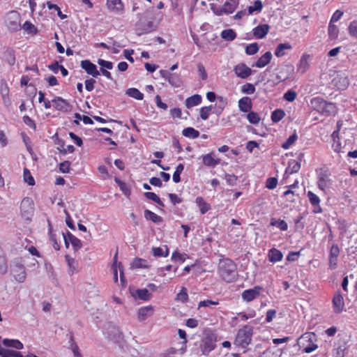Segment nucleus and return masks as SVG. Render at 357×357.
Returning <instances> with one entry per match:
<instances>
[{
	"mask_svg": "<svg viewBox=\"0 0 357 357\" xmlns=\"http://www.w3.org/2000/svg\"><path fill=\"white\" fill-rule=\"evenodd\" d=\"M217 99L218 102L215 105L224 110L225 107L227 105V98L222 96H218Z\"/></svg>",
	"mask_w": 357,
	"mask_h": 357,
	"instance_id": "nucleus-64",
	"label": "nucleus"
},
{
	"mask_svg": "<svg viewBox=\"0 0 357 357\" xmlns=\"http://www.w3.org/2000/svg\"><path fill=\"white\" fill-rule=\"evenodd\" d=\"M237 6H238V2L235 0H231L229 1H226L223 6L224 13H226V14L232 13L236 10Z\"/></svg>",
	"mask_w": 357,
	"mask_h": 357,
	"instance_id": "nucleus-32",
	"label": "nucleus"
},
{
	"mask_svg": "<svg viewBox=\"0 0 357 357\" xmlns=\"http://www.w3.org/2000/svg\"><path fill=\"white\" fill-rule=\"evenodd\" d=\"M221 37L227 41H232L236 38V32L231 29H225L221 33Z\"/></svg>",
	"mask_w": 357,
	"mask_h": 357,
	"instance_id": "nucleus-35",
	"label": "nucleus"
},
{
	"mask_svg": "<svg viewBox=\"0 0 357 357\" xmlns=\"http://www.w3.org/2000/svg\"><path fill=\"white\" fill-rule=\"evenodd\" d=\"M263 8L262 3L260 0H256L254 2V6H250L248 8V14L251 15L253 12H260Z\"/></svg>",
	"mask_w": 357,
	"mask_h": 357,
	"instance_id": "nucleus-48",
	"label": "nucleus"
},
{
	"mask_svg": "<svg viewBox=\"0 0 357 357\" xmlns=\"http://www.w3.org/2000/svg\"><path fill=\"white\" fill-rule=\"evenodd\" d=\"M98 64L101 66V68H106L111 70L113 68V63L111 61H105L102 59L98 60Z\"/></svg>",
	"mask_w": 357,
	"mask_h": 357,
	"instance_id": "nucleus-58",
	"label": "nucleus"
},
{
	"mask_svg": "<svg viewBox=\"0 0 357 357\" xmlns=\"http://www.w3.org/2000/svg\"><path fill=\"white\" fill-rule=\"evenodd\" d=\"M285 113L282 109H277L271 114V120L274 123H278L283 119Z\"/></svg>",
	"mask_w": 357,
	"mask_h": 357,
	"instance_id": "nucleus-39",
	"label": "nucleus"
},
{
	"mask_svg": "<svg viewBox=\"0 0 357 357\" xmlns=\"http://www.w3.org/2000/svg\"><path fill=\"white\" fill-rule=\"evenodd\" d=\"M234 71L237 77L245 79L252 74V70L245 63H239L234 68Z\"/></svg>",
	"mask_w": 357,
	"mask_h": 357,
	"instance_id": "nucleus-14",
	"label": "nucleus"
},
{
	"mask_svg": "<svg viewBox=\"0 0 357 357\" xmlns=\"http://www.w3.org/2000/svg\"><path fill=\"white\" fill-rule=\"evenodd\" d=\"M188 299V295L187 294V290L185 287H182L180 292L177 294L176 300L184 303L187 302Z\"/></svg>",
	"mask_w": 357,
	"mask_h": 357,
	"instance_id": "nucleus-49",
	"label": "nucleus"
},
{
	"mask_svg": "<svg viewBox=\"0 0 357 357\" xmlns=\"http://www.w3.org/2000/svg\"><path fill=\"white\" fill-rule=\"evenodd\" d=\"M20 212L24 219L31 220L34 212V203L31 198L26 197L22 200L20 204Z\"/></svg>",
	"mask_w": 357,
	"mask_h": 357,
	"instance_id": "nucleus-6",
	"label": "nucleus"
},
{
	"mask_svg": "<svg viewBox=\"0 0 357 357\" xmlns=\"http://www.w3.org/2000/svg\"><path fill=\"white\" fill-rule=\"evenodd\" d=\"M153 308L152 306L140 307L138 310V319L140 321H144L148 317L153 314Z\"/></svg>",
	"mask_w": 357,
	"mask_h": 357,
	"instance_id": "nucleus-21",
	"label": "nucleus"
},
{
	"mask_svg": "<svg viewBox=\"0 0 357 357\" xmlns=\"http://www.w3.org/2000/svg\"><path fill=\"white\" fill-rule=\"evenodd\" d=\"M5 24L12 31H17L21 29L20 15L17 11L12 10L5 17Z\"/></svg>",
	"mask_w": 357,
	"mask_h": 357,
	"instance_id": "nucleus-4",
	"label": "nucleus"
},
{
	"mask_svg": "<svg viewBox=\"0 0 357 357\" xmlns=\"http://www.w3.org/2000/svg\"><path fill=\"white\" fill-rule=\"evenodd\" d=\"M2 343L8 347H13L17 349H22L23 348V344L18 340L4 339Z\"/></svg>",
	"mask_w": 357,
	"mask_h": 357,
	"instance_id": "nucleus-29",
	"label": "nucleus"
},
{
	"mask_svg": "<svg viewBox=\"0 0 357 357\" xmlns=\"http://www.w3.org/2000/svg\"><path fill=\"white\" fill-rule=\"evenodd\" d=\"M269 26L268 24H261L254 28L252 30L253 36L256 38H264L269 31Z\"/></svg>",
	"mask_w": 357,
	"mask_h": 357,
	"instance_id": "nucleus-18",
	"label": "nucleus"
},
{
	"mask_svg": "<svg viewBox=\"0 0 357 357\" xmlns=\"http://www.w3.org/2000/svg\"><path fill=\"white\" fill-rule=\"evenodd\" d=\"M195 202L199 207L202 214L206 213L211 208L210 205L206 203L202 197H197L195 199Z\"/></svg>",
	"mask_w": 357,
	"mask_h": 357,
	"instance_id": "nucleus-31",
	"label": "nucleus"
},
{
	"mask_svg": "<svg viewBox=\"0 0 357 357\" xmlns=\"http://www.w3.org/2000/svg\"><path fill=\"white\" fill-rule=\"evenodd\" d=\"M262 287L256 286L253 289H249L242 292L241 296L244 301L251 302L260 296Z\"/></svg>",
	"mask_w": 357,
	"mask_h": 357,
	"instance_id": "nucleus-8",
	"label": "nucleus"
},
{
	"mask_svg": "<svg viewBox=\"0 0 357 357\" xmlns=\"http://www.w3.org/2000/svg\"><path fill=\"white\" fill-rule=\"evenodd\" d=\"M311 104L319 112L326 114L333 112L335 107L334 104L328 102L319 97L312 99Z\"/></svg>",
	"mask_w": 357,
	"mask_h": 357,
	"instance_id": "nucleus-5",
	"label": "nucleus"
},
{
	"mask_svg": "<svg viewBox=\"0 0 357 357\" xmlns=\"http://www.w3.org/2000/svg\"><path fill=\"white\" fill-rule=\"evenodd\" d=\"M317 185L320 190L324 191L331 185V179L326 173L321 172L319 174Z\"/></svg>",
	"mask_w": 357,
	"mask_h": 357,
	"instance_id": "nucleus-16",
	"label": "nucleus"
},
{
	"mask_svg": "<svg viewBox=\"0 0 357 357\" xmlns=\"http://www.w3.org/2000/svg\"><path fill=\"white\" fill-rule=\"evenodd\" d=\"M271 59V52H266L256 61L255 66L257 68H263L270 63Z\"/></svg>",
	"mask_w": 357,
	"mask_h": 357,
	"instance_id": "nucleus-20",
	"label": "nucleus"
},
{
	"mask_svg": "<svg viewBox=\"0 0 357 357\" xmlns=\"http://www.w3.org/2000/svg\"><path fill=\"white\" fill-rule=\"evenodd\" d=\"M18 273L14 275L15 280L19 282H23L26 276V273L24 269V267L22 265H19L17 266Z\"/></svg>",
	"mask_w": 357,
	"mask_h": 357,
	"instance_id": "nucleus-37",
	"label": "nucleus"
},
{
	"mask_svg": "<svg viewBox=\"0 0 357 357\" xmlns=\"http://www.w3.org/2000/svg\"><path fill=\"white\" fill-rule=\"evenodd\" d=\"M65 259L69 268V274L73 275L76 273L77 271V262L68 255L65 256Z\"/></svg>",
	"mask_w": 357,
	"mask_h": 357,
	"instance_id": "nucleus-30",
	"label": "nucleus"
},
{
	"mask_svg": "<svg viewBox=\"0 0 357 357\" xmlns=\"http://www.w3.org/2000/svg\"><path fill=\"white\" fill-rule=\"evenodd\" d=\"M259 51V45L257 43L248 45L245 48V53L248 55H254Z\"/></svg>",
	"mask_w": 357,
	"mask_h": 357,
	"instance_id": "nucleus-51",
	"label": "nucleus"
},
{
	"mask_svg": "<svg viewBox=\"0 0 357 357\" xmlns=\"http://www.w3.org/2000/svg\"><path fill=\"white\" fill-rule=\"evenodd\" d=\"M215 347V340L210 336L204 338L200 344V349L203 355L207 356Z\"/></svg>",
	"mask_w": 357,
	"mask_h": 357,
	"instance_id": "nucleus-9",
	"label": "nucleus"
},
{
	"mask_svg": "<svg viewBox=\"0 0 357 357\" xmlns=\"http://www.w3.org/2000/svg\"><path fill=\"white\" fill-rule=\"evenodd\" d=\"M316 335L314 333H305L303 334L297 341L300 348H303L304 352L311 353L318 348L317 344H314Z\"/></svg>",
	"mask_w": 357,
	"mask_h": 357,
	"instance_id": "nucleus-2",
	"label": "nucleus"
},
{
	"mask_svg": "<svg viewBox=\"0 0 357 357\" xmlns=\"http://www.w3.org/2000/svg\"><path fill=\"white\" fill-rule=\"evenodd\" d=\"M144 218L146 220H151L153 222L157 223V224L162 222V218L160 216L158 215L157 214L151 211L149 209H146L144 211Z\"/></svg>",
	"mask_w": 357,
	"mask_h": 357,
	"instance_id": "nucleus-28",
	"label": "nucleus"
},
{
	"mask_svg": "<svg viewBox=\"0 0 357 357\" xmlns=\"http://www.w3.org/2000/svg\"><path fill=\"white\" fill-rule=\"evenodd\" d=\"M332 84L337 89L344 90L349 86V80L345 73H337L332 80Z\"/></svg>",
	"mask_w": 357,
	"mask_h": 357,
	"instance_id": "nucleus-7",
	"label": "nucleus"
},
{
	"mask_svg": "<svg viewBox=\"0 0 357 357\" xmlns=\"http://www.w3.org/2000/svg\"><path fill=\"white\" fill-rule=\"evenodd\" d=\"M182 134L185 137L190 139H196L199 136V132L191 127L184 128L182 131Z\"/></svg>",
	"mask_w": 357,
	"mask_h": 357,
	"instance_id": "nucleus-34",
	"label": "nucleus"
},
{
	"mask_svg": "<svg viewBox=\"0 0 357 357\" xmlns=\"http://www.w3.org/2000/svg\"><path fill=\"white\" fill-rule=\"evenodd\" d=\"M218 273L225 282H233L237 276L236 264L229 259H223L219 262Z\"/></svg>",
	"mask_w": 357,
	"mask_h": 357,
	"instance_id": "nucleus-1",
	"label": "nucleus"
},
{
	"mask_svg": "<svg viewBox=\"0 0 357 357\" xmlns=\"http://www.w3.org/2000/svg\"><path fill=\"white\" fill-rule=\"evenodd\" d=\"M298 136L296 133H294L291 136L289 137V138L287 139V141L282 144V147L284 149H289L297 139Z\"/></svg>",
	"mask_w": 357,
	"mask_h": 357,
	"instance_id": "nucleus-52",
	"label": "nucleus"
},
{
	"mask_svg": "<svg viewBox=\"0 0 357 357\" xmlns=\"http://www.w3.org/2000/svg\"><path fill=\"white\" fill-rule=\"evenodd\" d=\"M271 225L275 226L280 228L282 231H286L288 229L287 223L283 220H275L272 218L271 220Z\"/></svg>",
	"mask_w": 357,
	"mask_h": 357,
	"instance_id": "nucleus-41",
	"label": "nucleus"
},
{
	"mask_svg": "<svg viewBox=\"0 0 357 357\" xmlns=\"http://www.w3.org/2000/svg\"><path fill=\"white\" fill-rule=\"evenodd\" d=\"M107 6L109 10L114 13H119L123 9L121 0H107Z\"/></svg>",
	"mask_w": 357,
	"mask_h": 357,
	"instance_id": "nucleus-19",
	"label": "nucleus"
},
{
	"mask_svg": "<svg viewBox=\"0 0 357 357\" xmlns=\"http://www.w3.org/2000/svg\"><path fill=\"white\" fill-rule=\"evenodd\" d=\"M80 66L87 74L93 77H98L100 75V72L98 70L96 66L89 60H82L80 63Z\"/></svg>",
	"mask_w": 357,
	"mask_h": 357,
	"instance_id": "nucleus-11",
	"label": "nucleus"
},
{
	"mask_svg": "<svg viewBox=\"0 0 357 357\" xmlns=\"http://www.w3.org/2000/svg\"><path fill=\"white\" fill-rule=\"evenodd\" d=\"M68 349H70L72 351L74 357H83L82 354L79 351V347L77 344H70L68 347Z\"/></svg>",
	"mask_w": 357,
	"mask_h": 357,
	"instance_id": "nucleus-62",
	"label": "nucleus"
},
{
	"mask_svg": "<svg viewBox=\"0 0 357 357\" xmlns=\"http://www.w3.org/2000/svg\"><path fill=\"white\" fill-rule=\"evenodd\" d=\"M116 259H117V253H116V255L114 257V264H113L114 280V282L118 281V272H117V267H118L119 269V271H120V280L124 284L126 283V279H125L124 274H123V266H122V264L121 262H119L117 264Z\"/></svg>",
	"mask_w": 357,
	"mask_h": 357,
	"instance_id": "nucleus-15",
	"label": "nucleus"
},
{
	"mask_svg": "<svg viewBox=\"0 0 357 357\" xmlns=\"http://www.w3.org/2000/svg\"><path fill=\"white\" fill-rule=\"evenodd\" d=\"M307 196L312 206L319 205V204L320 203L319 197L312 192L308 191Z\"/></svg>",
	"mask_w": 357,
	"mask_h": 357,
	"instance_id": "nucleus-55",
	"label": "nucleus"
},
{
	"mask_svg": "<svg viewBox=\"0 0 357 357\" xmlns=\"http://www.w3.org/2000/svg\"><path fill=\"white\" fill-rule=\"evenodd\" d=\"M282 253L275 248H272L268 252V259L271 262L280 261L282 260Z\"/></svg>",
	"mask_w": 357,
	"mask_h": 357,
	"instance_id": "nucleus-26",
	"label": "nucleus"
},
{
	"mask_svg": "<svg viewBox=\"0 0 357 357\" xmlns=\"http://www.w3.org/2000/svg\"><path fill=\"white\" fill-rule=\"evenodd\" d=\"M297 94L294 91L289 90L284 94V99L289 102H293Z\"/></svg>",
	"mask_w": 357,
	"mask_h": 357,
	"instance_id": "nucleus-59",
	"label": "nucleus"
},
{
	"mask_svg": "<svg viewBox=\"0 0 357 357\" xmlns=\"http://www.w3.org/2000/svg\"><path fill=\"white\" fill-rule=\"evenodd\" d=\"M4 58L10 66L14 65L15 63V54H14V50L12 49L8 48L4 52Z\"/></svg>",
	"mask_w": 357,
	"mask_h": 357,
	"instance_id": "nucleus-40",
	"label": "nucleus"
},
{
	"mask_svg": "<svg viewBox=\"0 0 357 357\" xmlns=\"http://www.w3.org/2000/svg\"><path fill=\"white\" fill-rule=\"evenodd\" d=\"M348 31L351 37L357 38V20H354L350 22Z\"/></svg>",
	"mask_w": 357,
	"mask_h": 357,
	"instance_id": "nucleus-47",
	"label": "nucleus"
},
{
	"mask_svg": "<svg viewBox=\"0 0 357 357\" xmlns=\"http://www.w3.org/2000/svg\"><path fill=\"white\" fill-rule=\"evenodd\" d=\"M53 103V107L59 111L68 112L71 110L72 106L69 104V102L61 98V97H56L54 99L52 100Z\"/></svg>",
	"mask_w": 357,
	"mask_h": 357,
	"instance_id": "nucleus-10",
	"label": "nucleus"
},
{
	"mask_svg": "<svg viewBox=\"0 0 357 357\" xmlns=\"http://www.w3.org/2000/svg\"><path fill=\"white\" fill-rule=\"evenodd\" d=\"M24 180L29 185H33L35 184V181L30 172L27 169H24Z\"/></svg>",
	"mask_w": 357,
	"mask_h": 357,
	"instance_id": "nucleus-54",
	"label": "nucleus"
},
{
	"mask_svg": "<svg viewBox=\"0 0 357 357\" xmlns=\"http://www.w3.org/2000/svg\"><path fill=\"white\" fill-rule=\"evenodd\" d=\"M220 160L215 159L212 153H208L203 156V163L208 167H214L219 164Z\"/></svg>",
	"mask_w": 357,
	"mask_h": 357,
	"instance_id": "nucleus-33",
	"label": "nucleus"
},
{
	"mask_svg": "<svg viewBox=\"0 0 357 357\" xmlns=\"http://www.w3.org/2000/svg\"><path fill=\"white\" fill-rule=\"evenodd\" d=\"M253 328L251 326L246 325L240 329L235 339L236 344L245 348L251 342Z\"/></svg>",
	"mask_w": 357,
	"mask_h": 357,
	"instance_id": "nucleus-3",
	"label": "nucleus"
},
{
	"mask_svg": "<svg viewBox=\"0 0 357 357\" xmlns=\"http://www.w3.org/2000/svg\"><path fill=\"white\" fill-rule=\"evenodd\" d=\"M212 107H213L212 105L201 107L199 112H200V118L202 120L205 121V120L208 119Z\"/></svg>",
	"mask_w": 357,
	"mask_h": 357,
	"instance_id": "nucleus-53",
	"label": "nucleus"
},
{
	"mask_svg": "<svg viewBox=\"0 0 357 357\" xmlns=\"http://www.w3.org/2000/svg\"><path fill=\"white\" fill-rule=\"evenodd\" d=\"M241 91L246 94H252L255 91V87L253 84L247 83L242 86Z\"/></svg>",
	"mask_w": 357,
	"mask_h": 357,
	"instance_id": "nucleus-57",
	"label": "nucleus"
},
{
	"mask_svg": "<svg viewBox=\"0 0 357 357\" xmlns=\"http://www.w3.org/2000/svg\"><path fill=\"white\" fill-rule=\"evenodd\" d=\"M22 28L29 33H36L37 29L35 26L29 21H26Z\"/></svg>",
	"mask_w": 357,
	"mask_h": 357,
	"instance_id": "nucleus-56",
	"label": "nucleus"
},
{
	"mask_svg": "<svg viewBox=\"0 0 357 357\" xmlns=\"http://www.w3.org/2000/svg\"><path fill=\"white\" fill-rule=\"evenodd\" d=\"M310 58L309 54H303L298 62L297 70L301 73H304L309 68L308 59Z\"/></svg>",
	"mask_w": 357,
	"mask_h": 357,
	"instance_id": "nucleus-22",
	"label": "nucleus"
},
{
	"mask_svg": "<svg viewBox=\"0 0 357 357\" xmlns=\"http://www.w3.org/2000/svg\"><path fill=\"white\" fill-rule=\"evenodd\" d=\"M328 37L331 40H335L338 37L339 29L333 23L330 22L328 26Z\"/></svg>",
	"mask_w": 357,
	"mask_h": 357,
	"instance_id": "nucleus-36",
	"label": "nucleus"
},
{
	"mask_svg": "<svg viewBox=\"0 0 357 357\" xmlns=\"http://www.w3.org/2000/svg\"><path fill=\"white\" fill-rule=\"evenodd\" d=\"M247 119L252 124H258L261 121V117L259 115L255 112H250L247 116Z\"/></svg>",
	"mask_w": 357,
	"mask_h": 357,
	"instance_id": "nucleus-43",
	"label": "nucleus"
},
{
	"mask_svg": "<svg viewBox=\"0 0 357 357\" xmlns=\"http://www.w3.org/2000/svg\"><path fill=\"white\" fill-rule=\"evenodd\" d=\"M136 26V32L139 36L149 33L154 30V24L152 21L139 22L137 24Z\"/></svg>",
	"mask_w": 357,
	"mask_h": 357,
	"instance_id": "nucleus-13",
	"label": "nucleus"
},
{
	"mask_svg": "<svg viewBox=\"0 0 357 357\" xmlns=\"http://www.w3.org/2000/svg\"><path fill=\"white\" fill-rule=\"evenodd\" d=\"M238 107L241 112H248L252 108V102L250 98L243 97L238 100Z\"/></svg>",
	"mask_w": 357,
	"mask_h": 357,
	"instance_id": "nucleus-23",
	"label": "nucleus"
},
{
	"mask_svg": "<svg viewBox=\"0 0 357 357\" xmlns=\"http://www.w3.org/2000/svg\"><path fill=\"white\" fill-rule=\"evenodd\" d=\"M67 236L75 251L78 250L82 247V241L70 231H67Z\"/></svg>",
	"mask_w": 357,
	"mask_h": 357,
	"instance_id": "nucleus-27",
	"label": "nucleus"
},
{
	"mask_svg": "<svg viewBox=\"0 0 357 357\" xmlns=\"http://www.w3.org/2000/svg\"><path fill=\"white\" fill-rule=\"evenodd\" d=\"M153 255L155 257H167L169 254V250L167 247H166L165 252L162 250L161 248L159 247H153L152 248Z\"/></svg>",
	"mask_w": 357,
	"mask_h": 357,
	"instance_id": "nucleus-50",
	"label": "nucleus"
},
{
	"mask_svg": "<svg viewBox=\"0 0 357 357\" xmlns=\"http://www.w3.org/2000/svg\"><path fill=\"white\" fill-rule=\"evenodd\" d=\"M136 293L138 298L143 301H149L151 297V294L146 289H137Z\"/></svg>",
	"mask_w": 357,
	"mask_h": 357,
	"instance_id": "nucleus-45",
	"label": "nucleus"
},
{
	"mask_svg": "<svg viewBox=\"0 0 357 357\" xmlns=\"http://www.w3.org/2000/svg\"><path fill=\"white\" fill-rule=\"evenodd\" d=\"M292 47L289 43H280L275 51V55L277 57H282L285 55V50H291Z\"/></svg>",
	"mask_w": 357,
	"mask_h": 357,
	"instance_id": "nucleus-25",
	"label": "nucleus"
},
{
	"mask_svg": "<svg viewBox=\"0 0 357 357\" xmlns=\"http://www.w3.org/2000/svg\"><path fill=\"white\" fill-rule=\"evenodd\" d=\"M202 96L199 94L193 95L186 98L185 104L187 108H190L199 105L202 102Z\"/></svg>",
	"mask_w": 357,
	"mask_h": 357,
	"instance_id": "nucleus-24",
	"label": "nucleus"
},
{
	"mask_svg": "<svg viewBox=\"0 0 357 357\" xmlns=\"http://www.w3.org/2000/svg\"><path fill=\"white\" fill-rule=\"evenodd\" d=\"M334 312L337 314L342 312L344 307V303L342 296L338 293L333 298Z\"/></svg>",
	"mask_w": 357,
	"mask_h": 357,
	"instance_id": "nucleus-17",
	"label": "nucleus"
},
{
	"mask_svg": "<svg viewBox=\"0 0 357 357\" xmlns=\"http://www.w3.org/2000/svg\"><path fill=\"white\" fill-rule=\"evenodd\" d=\"M278 184V179L275 177L268 178L266 182V187L268 189H274Z\"/></svg>",
	"mask_w": 357,
	"mask_h": 357,
	"instance_id": "nucleus-61",
	"label": "nucleus"
},
{
	"mask_svg": "<svg viewBox=\"0 0 357 357\" xmlns=\"http://www.w3.org/2000/svg\"><path fill=\"white\" fill-rule=\"evenodd\" d=\"M188 257L186 254H181L178 252H174L172 254V259L174 261H180L181 262H184L186 258Z\"/></svg>",
	"mask_w": 357,
	"mask_h": 357,
	"instance_id": "nucleus-60",
	"label": "nucleus"
},
{
	"mask_svg": "<svg viewBox=\"0 0 357 357\" xmlns=\"http://www.w3.org/2000/svg\"><path fill=\"white\" fill-rule=\"evenodd\" d=\"M70 162L69 161H64L59 165V170L62 173H68L70 171Z\"/></svg>",
	"mask_w": 357,
	"mask_h": 357,
	"instance_id": "nucleus-63",
	"label": "nucleus"
},
{
	"mask_svg": "<svg viewBox=\"0 0 357 357\" xmlns=\"http://www.w3.org/2000/svg\"><path fill=\"white\" fill-rule=\"evenodd\" d=\"M304 154L299 153L298 160H290L288 163V167L286 169L285 174H292L298 172L301 169V161L302 160Z\"/></svg>",
	"mask_w": 357,
	"mask_h": 357,
	"instance_id": "nucleus-12",
	"label": "nucleus"
},
{
	"mask_svg": "<svg viewBox=\"0 0 357 357\" xmlns=\"http://www.w3.org/2000/svg\"><path fill=\"white\" fill-rule=\"evenodd\" d=\"M169 83L174 87H179L181 84V81L179 76L176 73H171L168 80Z\"/></svg>",
	"mask_w": 357,
	"mask_h": 357,
	"instance_id": "nucleus-46",
	"label": "nucleus"
},
{
	"mask_svg": "<svg viewBox=\"0 0 357 357\" xmlns=\"http://www.w3.org/2000/svg\"><path fill=\"white\" fill-rule=\"evenodd\" d=\"M1 94L3 100L5 105L8 106L10 104L9 98H8V88L6 84H1Z\"/></svg>",
	"mask_w": 357,
	"mask_h": 357,
	"instance_id": "nucleus-42",
	"label": "nucleus"
},
{
	"mask_svg": "<svg viewBox=\"0 0 357 357\" xmlns=\"http://www.w3.org/2000/svg\"><path fill=\"white\" fill-rule=\"evenodd\" d=\"M184 166L183 164H179L176 167V170L173 174L172 180L174 183H178L181 181L180 175L183 171Z\"/></svg>",
	"mask_w": 357,
	"mask_h": 357,
	"instance_id": "nucleus-44",
	"label": "nucleus"
},
{
	"mask_svg": "<svg viewBox=\"0 0 357 357\" xmlns=\"http://www.w3.org/2000/svg\"><path fill=\"white\" fill-rule=\"evenodd\" d=\"M126 94L135 99L142 100L144 95L136 88H130L126 91Z\"/></svg>",
	"mask_w": 357,
	"mask_h": 357,
	"instance_id": "nucleus-38",
	"label": "nucleus"
}]
</instances>
